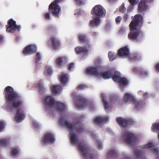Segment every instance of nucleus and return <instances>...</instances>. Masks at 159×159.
Returning <instances> with one entry per match:
<instances>
[{
	"instance_id": "nucleus-1",
	"label": "nucleus",
	"mask_w": 159,
	"mask_h": 159,
	"mask_svg": "<svg viewBox=\"0 0 159 159\" xmlns=\"http://www.w3.org/2000/svg\"><path fill=\"white\" fill-rule=\"evenodd\" d=\"M4 96L7 107L10 110L17 109L23 105L21 96L14 91L11 86H7L5 88Z\"/></svg>"
},
{
	"instance_id": "nucleus-2",
	"label": "nucleus",
	"mask_w": 159,
	"mask_h": 159,
	"mask_svg": "<svg viewBox=\"0 0 159 159\" xmlns=\"http://www.w3.org/2000/svg\"><path fill=\"white\" fill-rule=\"evenodd\" d=\"M143 17L140 14L135 15L133 20L129 25L130 30L131 32L128 34V37L129 40L133 41L139 42L144 38V35L140 30H137V27L143 25Z\"/></svg>"
},
{
	"instance_id": "nucleus-3",
	"label": "nucleus",
	"mask_w": 159,
	"mask_h": 159,
	"mask_svg": "<svg viewBox=\"0 0 159 159\" xmlns=\"http://www.w3.org/2000/svg\"><path fill=\"white\" fill-rule=\"evenodd\" d=\"M59 122L61 125L67 127L70 131V135L71 143L73 144H77L79 139L78 137L73 132L75 130L77 133H82L85 129V126L80 125V122L78 120H77V122L73 124L70 123L63 117H61L59 119Z\"/></svg>"
},
{
	"instance_id": "nucleus-4",
	"label": "nucleus",
	"mask_w": 159,
	"mask_h": 159,
	"mask_svg": "<svg viewBox=\"0 0 159 159\" xmlns=\"http://www.w3.org/2000/svg\"><path fill=\"white\" fill-rule=\"evenodd\" d=\"M64 1V0H55L49 6V12L44 13L43 14V17L47 20H50L51 19L50 13L55 16L58 17L61 11V8L58 5V4L62 3Z\"/></svg>"
},
{
	"instance_id": "nucleus-5",
	"label": "nucleus",
	"mask_w": 159,
	"mask_h": 159,
	"mask_svg": "<svg viewBox=\"0 0 159 159\" xmlns=\"http://www.w3.org/2000/svg\"><path fill=\"white\" fill-rule=\"evenodd\" d=\"M44 104L47 108H52L55 107L58 111L60 112L63 111L65 109V105L62 102H56L55 99L51 96L45 97Z\"/></svg>"
},
{
	"instance_id": "nucleus-6",
	"label": "nucleus",
	"mask_w": 159,
	"mask_h": 159,
	"mask_svg": "<svg viewBox=\"0 0 159 159\" xmlns=\"http://www.w3.org/2000/svg\"><path fill=\"white\" fill-rule=\"evenodd\" d=\"M79 149L86 159H94V155L90 152L89 146L84 142H81L78 144Z\"/></svg>"
},
{
	"instance_id": "nucleus-7",
	"label": "nucleus",
	"mask_w": 159,
	"mask_h": 159,
	"mask_svg": "<svg viewBox=\"0 0 159 159\" xmlns=\"http://www.w3.org/2000/svg\"><path fill=\"white\" fill-rule=\"evenodd\" d=\"M7 23V25H6V31L7 32L13 33L16 30L19 31L21 29V26L19 25H17L16 21L12 18L8 20Z\"/></svg>"
},
{
	"instance_id": "nucleus-8",
	"label": "nucleus",
	"mask_w": 159,
	"mask_h": 159,
	"mask_svg": "<svg viewBox=\"0 0 159 159\" xmlns=\"http://www.w3.org/2000/svg\"><path fill=\"white\" fill-rule=\"evenodd\" d=\"M91 14L97 18H101L104 16L106 11L100 5L95 6L91 11Z\"/></svg>"
},
{
	"instance_id": "nucleus-9",
	"label": "nucleus",
	"mask_w": 159,
	"mask_h": 159,
	"mask_svg": "<svg viewBox=\"0 0 159 159\" xmlns=\"http://www.w3.org/2000/svg\"><path fill=\"white\" fill-rule=\"evenodd\" d=\"M61 43L60 40L56 36H51L48 40V46L52 49L56 50L60 48Z\"/></svg>"
},
{
	"instance_id": "nucleus-10",
	"label": "nucleus",
	"mask_w": 159,
	"mask_h": 159,
	"mask_svg": "<svg viewBox=\"0 0 159 159\" xmlns=\"http://www.w3.org/2000/svg\"><path fill=\"white\" fill-rule=\"evenodd\" d=\"M55 141L54 134L51 133H47L43 136L41 143L43 144L53 143Z\"/></svg>"
},
{
	"instance_id": "nucleus-11",
	"label": "nucleus",
	"mask_w": 159,
	"mask_h": 159,
	"mask_svg": "<svg viewBox=\"0 0 159 159\" xmlns=\"http://www.w3.org/2000/svg\"><path fill=\"white\" fill-rule=\"evenodd\" d=\"M136 139V136L133 133L127 132L123 135L122 139L127 143L131 144L135 142Z\"/></svg>"
},
{
	"instance_id": "nucleus-12",
	"label": "nucleus",
	"mask_w": 159,
	"mask_h": 159,
	"mask_svg": "<svg viewBox=\"0 0 159 159\" xmlns=\"http://www.w3.org/2000/svg\"><path fill=\"white\" fill-rule=\"evenodd\" d=\"M116 120L120 126L124 128L127 127L128 125H133L134 123V121L132 120H127L121 117H117Z\"/></svg>"
},
{
	"instance_id": "nucleus-13",
	"label": "nucleus",
	"mask_w": 159,
	"mask_h": 159,
	"mask_svg": "<svg viewBox=\"0 0 159 159\" xmlns=\"http://www.w3.org/2000/svg\"><path fill=\"white\" fill-rule=\"evenodd\" d=\"M37 51V47L33 44L29 45L23 50L22 53L24 55H30L36 52Z\"/></svg>"
},
{
	"instance_id": "nucleus-14",
	"label": "nucleus",
	"mask_w": 159,
	"mask_h": 159,
	"mask_svg": "<svg viewBox=\"0 0 159 159\" xmlns=\"http://www.w3.org/2000/svg\"><path fill=\"white\" fill-rule=\"evenodd\" d=\"M76 99L75 105L77 108L81 109L87 105V100L80 96H77L75 97Z\"/></svg>"
},
{
	"instance_id": "nucleus-15",
	"label": "nucleus",
	"mask_w": 159,
	"mask_h": 159,
	"mask_svg": "<svg viewBox=\"0 0 159 159\" xmlns=\"http://www.w3.org/2000/svg\"><path fill=\"white\" fill-rule=\"evenodd\" d=\"M25 116L24 110L21 108L17 109L15 117V120L17 122H21L25 119Z\"/></svg>"
},
{
	"instance_id": "nucleus-16",
	"label": "nucleus",
	"mask_w": 159,
	"mask_h": 159,
	"mask_svg": "<svg viewBox=\"0 0 159 159\" xmlns=\"http://www.w3.org/2000/svg\"><path fill=\"white\" fill-rule=\"evenodd\" d=\"M148 9V6L144 0H141L138 5V10L139 13L146 11Z\"/></svg>"
},
{
	"instance_id": "nucleus-17",
	"label": "nucleus",
	"mask_w": 159,
	"mask_h": 159,
	"mask_svg": "<svg viewBox=\"0 0 159 159\" xmlns=\"http://www.w3.org/2000/svg\"><path fill=\"white\" fill-rule=\"evenodd\" d=\"M130 51L127 46H125L120 48L118 52V54L120 56L128 57L129 55Z\"/></svg>"
},
{
	"instance_id": "nucleus-18",
	"label": "nucleus",
	"mask_w": 159,
	"mask_h": 159,
	"mask_svg": "<svg viewBox=\"0 0 159 159\" xmlns=\"http://www.w3.org/2000/svg\"><path fill=\"white\" fill-rule=\"evenodd\" d=\"M100 66H98L95 67H89L87 68L86 72L89 75H99L100 73L98 72L100 69Z\"/></svg>"
},
{
	"instance_id": "nucleus-19",
	"label": "nucleus",
	"mask_w": 159,
	"mask_h": 159,
	"mask_svg": "<svg viewBox=\"0 0 159 159\" xmlns=\"http://www.w3.org/2000/svg\"><path fill=\"white\" fill-rule=\"evenodd\" d=\"M134 156L136 159H146L142 151L141 150H138L135 152ZM123 159H130L129 157L126 156L123 157Z\"/></svg>"
},
{
	"instance_id": "nucleus-20",
	"label": "nucleus",
	"mask_w": 159,
	"mask_h": 159,
	"mask_svg": "<svg viewBox=\"0 0 159 159\" xmlns=\"http://www.w3.org/2000/svg\"><path fill=\"white\" fill-rule=\"evenodd\" d=\"M123 101L125 103L128 102L129 100H130L133 103L136 102V99L130 94L126 93L125 94L123 98Z\"/></svg>"
},
{
	"instance_id": "nucleus-21",
	"label": "nucleus",
	"mask_w": 159,
	"mask_h": 159,
	"mask_svg": "<svg viewBox=\"0 0 159 159\" xmlns=\"http://www.w3.org/2000/svg\"><path fill=\"white\" fill-rule=\"evenodd\" d=\"M113 70L105 71L103 72H100L99 75L104 79H109L111 78L113 73Z\"/></svg>"
},
{
	"instance_id": "nucleus-22",
	"label": "nucleus",
	"mask_w": 159,
	"mask_h": 159,
	"mask_svg": "<svg viewBox=\"0 0 159 159\" xmlns=\"http://www.w3.org/2000/svg\"><path fill=\"white\" fill-rule=\"evenodd\" d=\"M109 118L108 117H98L94 119V123L95 124H99L105 122H107Z\"/></svg>"
},
{
	"instance_id": "nucleus-23",
	"label": "nucleus",
	"mask_w": 159,
	"mask_h": 159,
	"mask_svg": "<svg viewBox=\"0 0 159 159\" xmlns=\"http://www.w3.org/2000/svg\"><path fill=\"white\" fill-rule=\"evenodd\" d=\"M121 77L120 73L113 70V73L111 78L115 82L118 83Z\"/></svg>"
},
{
	"instance_id": "nucleus-24",
	"label": "nucleus",
	"mask_w": 159,
	"mask_h": 159,
	"mask_svg": "<svg viewBox=\"0 0 159 159\" xmlns=\"http://www.w3.org/2000/svg\"><path fill=\"white\" fill-rule=\"evenodd\" d=\"M67 60L65 57H59L56 60V62L57 66L60 67L63 64L66 62Z\"/></svg>"
},
{
	"instance_id": "nucleus-25",
	"label": "nucleus",
	"mask_w": 159,
	"mask_h": 159,
	"mask_svg": "<svg viewBox=\"0 0 159 159\" xmlns=\"http://www.w3.org/2000/svg\"><path fill=\"white\" fill-rule=\"evenodd\" d=\"M68 75L67 74H63L59 75L60 77V81L61 83L63 84H66L68 81Z\"/></svg>"
},
{
	"instance_id": "nucleus-26",
	"label": "nucleus",
	"mask_w": 159,
	"mask_h": 159,
	"mask_svg": "<svg viewBox=\"0 0 159 159\" xmlns=\"http://www.w3.org/2000/svg\"><path fill=\"white\" fill-rule=\"evenodd\" d=\"M75 51L77 54H80L86 53L88 51V50L86 47H82L79 46L75 48Z\"/></svg>"
},
{
	"instance_id": "nucleus-27",
	"label": "nucleus",
	"mask_w": 159,
	"mask_h": 159,
	"mask_svg": "<svg viewBox=\"0 0 159 159\" xmlns=\"http://www.w3.org/2000/svg\"><path fill=\"white\" fill-rule=\"evenodd\" d=\"M51 89L53 94H56L61 91L62 90V87L60 85H55L52 87Z\"/></svg>"
},
{
	"instance_id": "nucleus-28",
	"label": "nucleus",
	"mask_w": 159,
	"mask_h": 159,
	"mask_svg": "<svg viewBox=\"0 0 159 159\" xmlns=\"http://www.w3.org/2000/svg\"><path fill=\"white\" fill-rule=\"evenodd\" d=\"M100 21V18L95 17L93 20L90 21L89 25L92 27H97Z\"/></svg>"
},
{
	"instance_id": "nucleus-29",
	"label": "nucleus",
	"mask_w": 159,
	"mask_h": 159,
	"mask_svg": "<svg viewBox=\"0 0 159 159\" xmlns=\"http://www.w3.org/2000/svg\"><path fill=\"white\" fill-rule=\"evenodd\" d=\"M118 83L121 86H126L128 84V81L124 77H121Z\"/></svg>"
},
{
	"instance_id": "nucleus-30",
	"label": "nucleus",
	"mask_w": 159,
	"mask_h": 159,
	"mask_svg": "<svg viewBox=\"0 0 159 159\" xmlns=\"http://www.w3.org/2000/svg\"><path fill=\"white\" fill-rule=\"evenodd\" d=\"M78 38L81 43L88 42V39L86 36L84 34H81L79 35Z\"/></svg>"
},
{
	"instance_id": "nucleus-31",
	"label": "nucleus",
	"mask_w": 159,
	"mask_h": 159,
	"mask_svg": "<svg viewBox=\"0 0 159 159\" xmlns=\"http://www.w3.org/2000/svg\"><path fill=\"white\" fill-rule=\"evenodd\" d=\"M102 100L104 108L106 109H108L109 107V106L108 102H107L106 97L104 96V94L102 93L101 94Z\"/></svg>"
},
{
	"instance_id": "nucleus-32",
	"label": "nucleus",
	"mask_w": 159,
	"mask_h": 159,
	"mask_svg": "<svg viewBox=\"0 0 159 159\" xmlns=\"http://www.w3.org/2000/svg\"><path fill=\"white\" fill-rule=\"evenodd\" d=\"M117 157V154L114 150L110 151L107 154V157L110 158H114Z\"/></svg>"
},
{
	"instance_id": "nucleus-33",
	"label": "nucleus",
	"mask_w": 159,
	"mask_h": 159,
	"mask_svg": "<svg viewBox=\"0 0 159 159\" xmlns=\"http://www.w3.org/2000/svg\"><path fill=\"white\" fill-rule=\"evenodd\" d=\"M135 104V107L136 109H138L139 108L141 107L143 105L145 104V103L143 101H139L137 102L136 100V102L135 103H133Z\"/></svg>"
},
{
	"instance_id": "nucleus-34",
	"label": "nucleus",
	"mask_w": 159,
	"mask_h": 159,
	"mask_svg": "<svg viewBox=\"0 0 159 159\" xmlns=\"http://www.w3.org/2000/svg\"><path fill=\"white\" fill-rule=\"evenodd\" d=\"M38 87L40 92L41 93L42 92L44 91V88L43 86V83L41 80L39 81Z\"/></svg>"
},
{
	"instance_id": "nucleus-35",
	"label": "nucleus",
	"mask_w": 159,
	"mask_h": 159,
	"mask_svg": "<svg viewBox=\"0 0 159 159\" xmlns=\"http://www.w3.org/2000/svg\"><path fill=\"white\" fill-rule=\"evenodd\" d=\"M151 150L154 153L157 155V158L159 159V151L158 148L156 147L152 148L151 149Z\"/></svg>"
},
{
	"instance_id": "nucleus-36",
	"label": "nucleus",
	"mask_w": 159,
	"mask_h": 159,
	"mask_svg": "<svg viewBox=\"0 0 159 159\" xmlns=\"http://www.w3.org/2000/svg\"><path fill=\"white\" fill-rule=\"evenodd\" d=\"M41 57L40 54L39 52H37L35 57L36 63H38L39 62L41 59Z\"/></svg>"
},
{
	"instance_id": "nucleus-37",
	"label": "nucleus",
	"mask_w": 159,
	"mask_h": 159,
	"mask_svg": "<svg viewBox=\"0 0 159 159\" xmlns=\"http://www.w3.org/2000/svg\"><path fill=\"white\" fill-rule=\"evenodd\" d=\"M6 124L4 121H0V133L3 131L5 128Z\"/></svg>"
},
{
	"instance_id": "nucleus-38",
	"label": "nucleus",
	"mask_w": 159,
	"mask_h": 159,
	"mask_svg": "<svg viewBox=\"0 0 159 159\" xmlns=\"http://www.w3.org/2000/svg\"><path fill=\"white\" fill-rule=\"evenodd\" d=\"M108 57L111 61H113L116 58L114 55L111 51L109 52L108 53Z\"/></svg>"
},
{
	"instance_id": "nucleus-39",
	"label": "nucleus",
	"mask_w": 159,
	"mask_h": 159,
	"mask_svg": "<svg viewBox=\"0 0 159 159\" xmlns=\"http://www.w3.org/2000/svg\"><path fill=\"white\" fill-rule=\"evenodd\" d=\"M152 126L153 131H157L159 130V123L153 124Z\"/></svg>"
},
{
	"instance_id": "nucleus-40",
	"label": "nucleus",
	"mask_w": 159,
	"mask_h": 159,
	"mask_svg": "<svg viewBox=\"0 0 159 159\" xmlns=\"http://www.w3.org/2000/svg\"><path fill=\"white\" fill-rule=\"evenodd\" d=\"M126 9L124 6V4L123 3L120 7L119 11L122 13H124Z\"/></svg>"
},
{
	"instance_id": "nucleus-41",
	"label": "nucleus",
	"mask_w": 159,
	"mask_h": 159,
	"mask_svg": "<svg viewBox=\"0 0 159 159\" xmlns=\"http://www.w3.org/2000/svg\"><path fill=\"white\" fill-rule=\"evenodd\" d=\"M87 87V86L86 85L83 84H81L78 86L77 89L78 90H81L84 89Z\"/></svg>"
},
{
	"instance_id": "nucleus-42",
	"label": "nucleus",
	"mask_w": 159,
	"mask_h": 159,
	"mask_svg": "<svg viewBox=\"0 0 159 159\" xmlns=\"http://www.w3.org/2000/svg\"><path fill=\"white\" fill-rule=\"evenodd\" d=\"M96 144L98 146V149L101 150L102 149L103 147L102 144L100 142L99 140H96Z\"/></svg>"
},
{
	"instance_id": "nucleus-43",
	"label": "nucleus",
	"mask_w": 159,
	"mask_h": 159,
	"mask_svg": "<svg viewBox=\"0 0 159 159\" xmlns=\"http://www.w3.org/2000/svg\"><path fill=\"white\" fill-rule=\"evenodd\" d=\"M8 143V141L7 139L0 140V145H3L5 146Z\"/></svg>"
},
{
	"instance_id": "nucleus-44",
	"label": "nucleus",
	"mask_w": 159,
	"mask_h": 159,
	"mask_svg": "<svg viewBox=\"0 0 159 159\" xmlns=\"http://www.w3.org/2000/svg\"><path fill=\"white\" fill-rule=\"evenodd\" d=\"M78 5L80 6L84 4V1L83 0H74Z\"/></svg>"
},
{
	"instance_id": "nucleus-45",
	"label": "nucleus",
	"mask_w": 159,
	"mask_h": 159,
	"mask_svg": "<svg viewBox=\"0 0 159 159\" xmlns=\"http://www.w3.org/2000/svg\"><path fill=\"white\" fill-rule=\"evenodd\" d=\"M141 57V56L140 54L138 53H134L133 55V58L135 59H139Z\"/></svg>"
},
{
	"instance_id": "nucleus-46",
	"label": "nucleus",
	"mask_w": 159,
	"mask_h": 159,
	"mask_svg": "<svg viewBox=\"0 0 159 159\" xmlns=\"http://www.w3.org/2000/svg\"><path fill=\"white\" fill-rule=\"evenodd\" d=\"M47 30L49 32H54L55 31V29L53 26L49 25L47 27Z\"/></svg>"
},
{
	"instance_id": "nucleus-47",
	"label": "nucleus",
	"mask_w": 159,
	"mask_h": 159,
	"mask_svg": "<svg viewBox=\"0 0 159 159\" xmlns=\"http://www.w3.org/2000/svg\"><path fill=\"white\" fill-rule=\"evenodd\" d=\"M140 74L141 75L143 76H146L148 75L147 72L143 70H142L140 71Z\"/></svg>"
},
{
	"instance_id": "nucleus-48",
	"label": "nucleus",
	"mask_w": 159,
	"mask_h": 159,
	"mask_svg": "<svg viewBox=\"0 0 159 159\" xmlns=\"http://www.w3.org/2000/svg\"><path fill=\"white\" fill-rule=\"evenodd\" d=\"M153 146H154V145L153 143H149L145 145L144 148H150Z\"/></svg>"
},
{
	"instance_id": "nucleus-49",
	"label": "nucleus",
	"mask_w": 159,
	"mask_h": 159,
	"mask_svg": "<svg viewBox=\"0 0 159 159\" xmlns=\"http://www.w3.org/2000/svg\"><path fill=\"white\" fill-rule=\"evenodd\" d=\"M121 20V17L120 16H118L116 18V23L118 24L120 23Z\"/></svg>"
},
{
	"instance_id": "nucleus-50",
	"label": "nucleus",
	"mask_w": 159,
	"mask_h": 159,
	"mask_svg": "<svg viewBox=\"0 0 159 159\" xmlns=\"http://www.w3.org/2000/svg\"><path fill=\"white\" fill-rule=\"evenodd\" d=\"M18 152V151L17 148H15L13 149L11 152V155L15 156L16 155Z\"/></svg>"
},
{
	"instance_id": "nucleus-51",
	"label": "nucleus",
	"mask_w": 159,
	"mask_h": 159,
	"mask_svg": "<svg viewBox=\"0 0 159 159\" xmlns=\"http://www.w3.org/2000/svg\"><path fill=\"white\" fill-rule=\"evenodd\" d=\"M74 67V64L73 63H70L68 66V70L69 71H71V69L72 68Z\"/></svg>"
},
{
	"instance_id": "nucleus-52",
	"label": "nucleus",
	"mask_w": 159,
	"mask_h": 159,
	"mask_svg": "<svg viewBox=\"0 0 159 159\" xmlns=\"http://www.w3.org/2000/svg\"><path fill=\"white\" fill-rule=\"evenodd\" d=\"M47 72L49 75H50L52 73V71L51 68H48L47 70Z\"/></svg>"
},
{
	"instance_id": "nucleus-53",
	"label": "nucleus",
	"mask_w": 159,
	"mask_h": 159,
	"mask_svg": "<svg viewBox=\"0 0 159 159\" xmlns=\"http://www.w3.org/2000/svg\"><path fill=\"white\" fill-rule=\"evenodd\" d=\"M129 3L132 5H134L136 4V0H128Z\"/></svg>"
},
{
	"instance_id": "nucleus-54",
	"label": "nucleus",
	"mask_w": 159,
	"mask_h": 159,
	"mask_svg": "<svg viewBox=\"0 0 159 159\" xmlns=\"http://www.w3.org/2000/svg\"><path fill=\"white\" fill-rule=\"evenodd\" d=\"M129 18V16L128 14H125L123 17V19L125 21H126Z\"/></svg>"
},
{
	"instance_id": "nucleus-55",
	"label": "nucleus",
	"mask_w": 159,
	"mask_h": 159,
	"mask_svg": "<svg viewBox=\"0 0 159 159\" xmlns=\"http://www.w3.org/2000/svg\"><path fill=\"white\" fill-rule=\"evenodd\" d=\"M156 68L159 72V64H157L156 65Z\"/></svg>"
},
{
	"instance_id": "nucleus-56",
	"label": "nucleus",
	"mask_w": 159,
	"mask_h": 159,
	"mask_svg": "<svg viewBox=\"0 0 159 159\" xmlns=\"http://www.w3.org/2000/svg\"><path fill=\"white\" fill-rule=\"evenodd\" d=\"M91 35L92 36H96L97 35V33L95 32H92L91 33Z\"/></svg>"
},
{
	"instance_id": "nucleus-57",
	"label": "nucleus",
	"mask_w": 159,
	"mask_h": 159,
	"mask_svg": "<svg viewBox=\"0 0 159 159\" xmlns=\"http://www.w3.org/2000/svg\"><path fill=\"white\" fill-rule=\"evenodd\" d=\"M3 39V36L2 35H0V44L2 42Z\"/></svg>"
},
{
	"instance_id": "nucleus-58",
	"label": "nucleus",
	"mask_w": 159,
	"mask_h": 159,
	"mask_svg": "<svg viewBox=\"0 0 159 159\" xmlns=\"http://www.w3.org/2000/svg\"><path fill=\"white\" fill-rule=\"evenodd\" d=\"M153 0H144L147 4L148 3L150 2H152Z\"/></svg>"
},
{
	"instance_id": "nucleus-59",
	"label": "nucleus",
	"mask_w": 159,
	"mask_h": 159,
	"mask_svg": "<svg viewBox=\"0 0 159 159\" xmlns=\"http://www.w3.org/2000/svg\"><path fill=\"white\" fill-rule=\"evenodd\" d=\"M148 93H144L143 94V97H145L146 96H147L148 95Z\"/></svg>"
},
{
	"instance_id": "nucleus-60",
	"label": "nucleus",
	"mask_w": 159,
	"mask_h": 159,
	"mask_svg": "<svg viewBox=\"0 0 159 159\" xmlns=\"http://www.w3.org/2000/svg\"><path fill=\"white\" fill-rule=\"evenodd\" d=\"M136 70V68H134V69H133V70H134H134Z\"/></svg>"
},
{
	"instance_id": "nucleus-61",
	"label": "nucleus",
	"mask_w": 159,
	"mask_h": 159,
	"mask_svg": "<svg viewBox=\"0 0 159 159\" xmlns=\"http://www.w3.org/2000/svg\"><path fill=\"white\" fill-rule=\"evenodd\" d=\"M158 139L159 140V134H158Z\"/></svg>"
},
{
	"instance_id": "nucleus-62",
	"label": "nucleus",
	"mask_w": 159,
	"mask_h": 159,
	"mask_svg": "<svg viewBox=\"0 0 159 159\" xmlns=\"http://www.w3.org/2000/svg\"><path fill=\"white\" fill-rule=\"evenodd\" d=\"M88 47V48H90V46L89 45V46Z\"/></svg>"
},
{
	"instance_id": "nucleus-63",
	"label": "nucleus",
	"mask_w": 159,
	"mask_h": 159,
	"mask_svg": "<svg viewBox=\"0 0 159 159\" xmlns=\"http://www.w3.org/2000/svg\"><path fill=\"white\" fill-rule=\"evenodd\" d=\"M92 136H93V137H94V135H92Z\"/></svg>"
}]
</instances>
